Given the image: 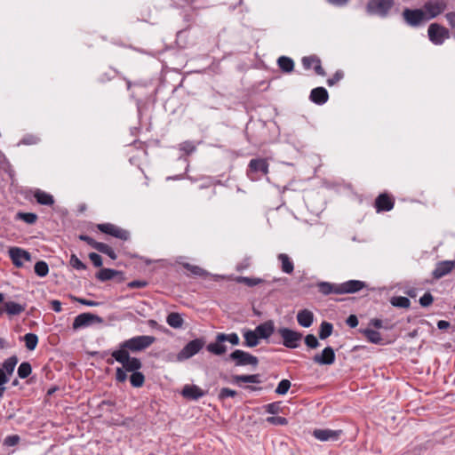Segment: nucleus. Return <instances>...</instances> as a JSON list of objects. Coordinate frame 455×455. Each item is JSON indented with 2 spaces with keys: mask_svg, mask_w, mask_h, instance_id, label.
<instances>
[{
  "mask_svg": "<svg viewBox=\"0 0 455 455\" xmlns=\"http://www.w3.org/2000/svg\"><path fill=\"white\" fill-rule=\"evenodd\" d=\"M342 434V430H332V429H322L316 428L313 431V436L321 441V442H328V441H337Z\"/></svg>",
  "mask_w": 455,
  "mask_h": 455,
  "instance_id": "15",
  "label": "nucleus"
},
{
  "mask_svg": "<svg viewBox=\"0 0 455 455\" xmlns=\"http://www.w3.org/2000/svg\"><path fill=\"white\" fill-rule=\"evenodd\" d=\"M279 68L284 73H291L294 68V62L290 57L281 56L277 60Z\"/></svg>",
  "mask_w": 455,
  "mask_h": 455,
  "instance_id": "34",
  "label": "nucleus"
},
{
  "mask_svg": "<svg viewBox=\"0 0 455 455\" xmlns=\"http://www.w3.org/2000/svg\"><path fill=\"white\" fill-rule=\"evenodd\" d=\"M32 372V367L31 364L28 362H23L20 364L18 367V376L20 379H26L28 378Z\"/></svg>",
  "mask_w": 455,
  "mask_h": 455,
  "instance_id": "39",
  "label": "nucleus"
},
{
  "mask_svg": "<svg viewBox=\"0 0 455 455\" xmlns=\"http://www.w3.org/2000/svg\"><path fill=\"white\" fill-rule=\"evenodd\" d=\"M283 339V345L287 348H297L302 339V333L291 329L282 327L277 330Z\"/></svg>",
  "mask_w": 455,
  "mask_h": 455,
  "instance_id": "5",
  "label": "nucleus"
},
{
  "mask_svg": "<svg viewBox=\"0 0 455 455\" xmlns=\"http://www.w3.org/2000/svg\"><path fill=\"white\" fill-rule=\"evenodd\" d=\"M394 198L386 193L379 195L374 203L377 212H389L394 208Z\"/></svg>",
  "mask_w": 455,
  "mask_h": 455,
  "instance_id": "16",
  "label": "nucleus"
},
{
  "mask_svg": "<svg viewBox=\"0 0 455 455\" xmlns=\"http://www.w3.org/2000/svg\"><path fill=\"white\" fill-rule=\"evenodd\" d=\"M297 321L300 326L308 328L314 322V314L308 309L299 310L297 314Z\"/></svg>",
  "mask_w": 455,
  "mask_h": 455,
  "instance_id": "25",
  "label": "nucleus"
},
{
  "mask_svg": "<svg viewBox=\"0 0 455 455\" xmlns=\"http://www.w3.org/2000/svg\"><path fill=\"white\" fill-rule=\"evenodd\" d=\"M51 306H52V309L57 313H60L62 310L61 302L60 300H57V299L52 300Z\"/></svg>",
  "mask_w": 455,
  "mask_h": 455,
  "instance_id": "62",
  "label": "nucleus"
},
{
  "mask_svg": "<svg viewBox=\"0 0 455 455\" xmlns=\"http://www.w3.org/2000/svg\"><path fill=\"white\" fill-rule=\"evenodd\" d=\"M253 331L259 339H267L275 332V323L273 320H267L259 324Z\"/></svg>",
  "mask_w": 455,
  "mask_h": 455,
  "instance_id": "21",
  "label": "nucleus"
},
{
  "mask_svg": "<svg viewBox=\"0 0 455 455\" xmlns=\"http://www.w3.org/2000/svg\"><path fill=\"white\" fill-rule=\"evenodd\" d=\"M318 291L324 295L330 294H340L339 292V283H331L329 282H319L317 284Z\"/></svg>",
  "mask_w": 455,
  "mask_h": 455,
  "instance_id": "24",
  "label": "nucleus"
},
{
  "mask_svg": "<svg viewBox=\"0 0 455 455\" xmlns=\"http://www.w3.org/2000/svg\"><path fill=\"white\" fill-rule=\"evenodd\" d=\"M451 326V323L444 320H440L437 322V327L439 330H446Z\"/></svg>",
  "mask_w": 455,
  "mask_h": 455,
  "instance_id": "64",
  "label": "nucleus"
},
{
  "mask_svg": "<svg viewBox=\"0 0 455 455\" xmlns=\"http://www.w3.org/2000/svg\"><path fill=\"white\" fill-rule=\"evenodd\" d=\"M224 342H229L233 346L239 345L240 339L235 332L223 333L220 332L216 335L215 342H212L207 345L206 349L208 352L215 355H222L227 352V346Z\"/></svg>",
  "mask_w": 455,
  "mask_h": 455,
  "instance_id": "2",
  "label": "nucleus"
},
{
  "mask_svg": "<svg viewBox=\"0 0 455 455\" xmlns=\"http://www.w3.org/2000/svg\"><path fill=\"white\" fill-rule=\"evenodd\" d=\"M123 272L112 268H101L97 274L96 277L100 282H106L113 279L117 275L123 276Z\"/></svg>",
  "mask_w": 455,
  "mask_h": 455,
  "instance_id": "29",
  "label": "nucleus"
},
{
  "mask_svg": "<svg viewBox=\"0 0 455 455\" xmlns=\"http://www.w3.org/2000/svg\"><path fill=\"white\" fill-rule=\"evenodd\" d=\"M156 341V338L148 335L135 336L125 339L118 345V348L111 353L112 358L107 359L108 364H113L114 361L135 370L140 365V359L132 357L130 353H139L149 347Z\"/></svg>",
  "mask_w": 455,
  "mask_h": 455,
  "instance_id": "1",
  "label": "nucleus"
},
{
  "mask_svg": "<svg viewBox=\"0 0 455 455\" xmlns=\"http://www.w3.org/2000/svg\"><path fill=\"white\" fill-rule=\"evenodd\" d=\"M2 307L4 312H6L10 315H18L25 310L24 306L14 301H7Z\"/></svg>",
  "mask_w": 455,
  "mask_h": 455,
  "instance_id": "31",
  "label": "nucleus"
},
{
  "mask_svg": "<svg viewBox=\"0 0 455 455\" xmlns=\"http://www.w3.org/2000/svg\"><path fill=\"white\" fill-rule=\"evenodd\" d=\"M265 410L267 413L270 414H277L281 411V406L279 402H274L265 405Z\"/></svg>",
  "mask_w": 455,
  "mask_h": 455,
  "instance_id": "51",
  "label": "nucleus"
},
{
  "mask_svg": "<svg viewBox=\"0 0 455 455\" xmlns=\"http://www.w3.org/2000/svg\"><path fill=\"white\" fill-rule=\"evenodd\" d=\"M419 304L426 307L430 306L434 301V297L430 292H426L422 297L419 298Z\"/></svg>",
  "mask_w": 455,
  "mask_h": 455,
  "instance_id": "53",
  "label": "nucleus"
},
{
  "mask_svg": "<svg viewBox=\"0 0 455 455\" xmlns=\"http://www.w3.org/2000/svg\"><path fill=\"white\" fill-rule=\"evenodd\" d=\"M228 359L233 361L235 366L251 365L257 367L259 364L258 357L241 349L233 351L229 355Z\"/></svg>",
  "mask_w": 455,
  "mask_h": 455,
  "instance_id": "7",
  "label": "nucleus"
},
{
  "mask_svg": "<svg viewBox=\"0 0 455 455\" xmlns=\"http://www.w3.org/2000/svg\"><path fill=\"white\" fill-rule=\"evenodd\" d=\"M369 325L370 326H372L376 329H381V328H384L386 330L389 329L388 326L387 325H384V322L381 320V319H379V318H372L370 320V323H369Z\"/></svg>",
  "mask_w": 455,
  "mask_h": 455,
  "instance_id": "58",
  "label": "nucleus"
},
{
  "mask_svg": "<svg viewBox=\"0 0 455 455\" xmlns=\"http://www.w3.org/2000/svg\"><path fill=\"white\" fill-rule=\"evenodd\" d=\"M34 197L42 205L51 206L54 204V198L51 194L38 188L34 191Z\"/></svg>",
  "mask_w": 455,
  "mask_h": 455,
  "instance_id": "26",
  "label": "nucleus"
},
{
  "mask_svg": "<svg viewBox=\"0 0 455 455\" xmlns=\"http://www.w3.org/2000/svg\"><path fill=\"white\" fill-rule=\"evenodd\" d=\"M343 72L340 70H338L335 72V74L327 80V84L329 86H332L335 84H337L339 81H340L343 78Z\"/></svg>",
  "mask_w": 455,
  "mask_h": 455,
  "instance_id": "54",
  "label": "nucleus"
},
{
  "mask_svg": "<svg viewBox=\"0 0 455 455\" xmlns=\"http://www.w3.org/2000/svg\"><path fill=\"white\" fill-rule=\"evenodd\" d=\"M20 339L25 341L26 347L30 351L34 350L37 346L38 337L35 333H27Z\"/></svg>",
  "mask_w": 455,
  "mask_h": 455,
  "instance_id": "36",
  "label": "nucleus"
},
{
  "mask_svg": "<svg viewBox=\"0 0 455 455\" xmlns=\"http://www.w3.org/2000/svg\"><path fill=\"white\" fill-rule=\"evenodd\" d=\"M267 422L275 426H285L288 424V419L284 417L271 416L267 418Z\"/></svg>",
  "mask_w": 455,
  "mask_h": 455,
  "instance_id": "45",
  "label": "nucleus"
},
{
  "mask_svg": "<svg viewBox=\"0 0 455 455\" xmlns=\"http://www.w3.org/2000/svg\"><path fill=\"white\" fill-rule=\"evenodd\" d=\"M79 240L87 243L92 248L98 251L102 243L95 241L93 238L87 235H79Z\"/></svg>",
  "mask_w": 455,
  "mask_h": 455,
  "instance_id": "47",
  "label": "nucleus"
},
{
  "mask_svg": "<svg viewBox=\"0 0 455 455\" xmlns=\"http://www.w3.org/2000/svg\"><path fill=\"white\" fill-rule=\"evenodd\" d=\"M98 251L108 255L112 259H116L117 258V255L115 252V251L109 245L104 243H101V245L98 249Z\"/></svg>",
  "mask_w": 455,
  "mask_h": 455,
  "instance_id": "46",
  "label": "nucleus"
},
{
  "mask_svg": "<svg viewBox=\"0 0 455 455\" xmlns=\"http://www.w3.org/2000/svg\"><path fill=\"white\" fill-rule=\"evenodd\" d=\"M184 268H186L188 271L190 272V274L194 276H205L208 275L206 270L203 269L202 267L192 265L190 263H184L183 264Z\"/></svg>",
  "mask_w": 455,
  "mask_h": 455,
  "instance_id": "38",
  "label": "nucleus"
},
{
  "mask_svg": "<svg viewBox=\"0 0 455 455\" xmlns=\"http://www.w3.org/2000/svg\"><path fill=\"white\" fill-rule=\"evenodd\" d=\"M309 99L317 105H323L328 101L329 94L325 88L316 87L311 91Z\"/></svg>",
  "mask_w": 455,
  "mask_h": 455,
  "instance_id": "23",
  "label": "nucleus"
},
{
  "mask_svg": "<svg viewBox=\"0 0 455 455\" xmlns=\"http://www.w3.org/2000/svg\"><path fill=\"white\" fill-rule=\"evenodd\" d=\"M69 262L70 265L77 270H84L86 268V265L84 264L76 254L71 255Z\"/></svg>",
  "mask_w": 455,
  "mask_h": 455,
  "instance_id": "49",
  "label": "nucleus"
},
{
  "mask_svg": "<svg viewBox=\"0 0 455 455\" xmlns=\"http://www.w3.org/2000/svg\"><path fill=\"white\" fill-rule=\"evenodd\" d=\"M302 65L305 69H310L314 68L315 74L321 76H324L326 75L324 69L322 67L321 60L315 56H306L302 58Z\"/></svg>",
  "mask_w": 455,
  "mask_h": 455,
  "instance_id": "18",
  "label": "nucleus"
},
{
  "mask_svg": "<svg viewBox=\"0 0 455 455\" xmlns=\"http://www.w3.org/2000/svg\"><path fill=\"white\" fill-rule=\"evenodd\" d=\"M35 273L40 276V277H44L48 275L49 273V267H48V264L44 261V260H40V261H37L36 264H35Z\"/></svg>",
  "mask_w": 455,
  "mask_h": 455,
  "instance_id": "41",
  "label": "nucleus"
},
{
  "mask_svg": "<svg viewBox=\"0 0 455 455\" xmlns=\"http://www.w3.org/2000/svg\"><path fill=\"white\" fill-rule=\"evenodd\" d=\"M281 262V269L285 274H291L294 270V265L291 258L285 253H280L277 256Z\"/></svg>",
  "mask_w": 455,
  "mask_h": 455,
  "instance_id": "32",
  "label": "nucleus"
},
{
  "mask_svg": "<svg viewBox=\"0 0 455 455\" xmlns=\"http://www.w3.org/2000/svg\"><path fill=\"white\" fill-rule=\"evenodd\" d=\"M18 361L19 359L17 355H12L3 362L2 367L0 369L4 370L7 376L10 377L12 375Z\"/></svg>",
  "mask_w": 455,
  "mask_h": 455,
  "instance_id": "33",
  "label": "nucleus"
},
{
  "mask_svg": "<svg viewBox=\"0 0 455 455\" xmlns=\"http://www.w3.org/2000/svg\"><path fill=\"white\" fill-rule=\"evenodd\" d=\"M142 368L140 362V367L135 370H131L127 366L117 367L116 370L115 379L117 383H124L127 379V372H131L130 383L133 387H141L145 383V376L140 370Z\"/></svg>",
  "mask_w": 455,
  "mask_h": 455,
  "instance_id": "3",
  "label": "nucleus"
},
{
  "mask_svg": "<svg viewBox=\"0 0 455 455\" xmlns=\"http://www.w3.org/2000/svg\"><path fill=\"white\" fill-rule=\"evenodd\" d=\"M305 344L309 347V348H316L318 347L319 346V341L318 339H316V337L313 334H307L306 337H305Z\"/></svg>",
  "mask_w": 455,
  "mask_h": 455,
  "instance_id": "50",
  "label": "nucleus"
},
{
  "mask_svg": "<svg viewBox=\"0 0 455 455\" xmlns=\"http://www.w3.org/2000/svg\"><path fill=\"white\" fill-rule=\"evenodd\" d=\"M180 150L184 151L187 155L193 153L196 150L195 145L190 141H185L180 144Z\"/></svg>",
  "mask_w": 455,
  "mask_h": 455,
  "instance_id": "55",
  "label": "nucleus"
},
{
  "mask_svg": "<svg viewBox=\"0 0 455 455\" xmlns=\"http://www.w3.org/2000/svg\"><path fill=\"white\" fill-rule=\"evenodd\" d=\"M455 267V260H443L436 263L435 268L432 272L433 278L441 279L450 274Z\"/></svg>",
  "mask_w": 455,
  "mask_h": 455,
  "instance_id": "17",
  "label": "nucleus"
},
{
  "mask_svg": "<svg viewBox=\"0 0 455 455\" xmlns=\"http://www.w3.org/2000/svg\"><path fill=\"white\" fill-rule=\"evenodd\" d=\"M447 9V3L444 0H429L423 5L427 20L435 19Z\"/></svg>",
  "mask_w": 455,
  "mask_h": 455,
  "instance_id": "10",
  "label": "nucleus"
},
{
  "mask_svg": "<svg viewBox=\"0 0 455 455\" xmlns=\"http://www.w3.org/2000/svg\"><path fill=\"white\" fill-rule=\"evenodd\" d=\"M291 387V381L289 379H282L277 387L275 388V393L277 395H285L288 390L290 389Z\"/></svg>",
  "mask_w": 455,
  "mask_h": 455,
  "instance_id": "44",
  "label": "nucleus"
},
{
  "mask_svg": "<svg viewBox=\"0 0 455 455\" xmlns=\"http://www.w3.org/2000/svg\"><path fill=\"white\" fill-rule=\"evenodd\" d=\"M346 323L350 327V328H355L357 325H358V318L355 315H350L347 320H346Z\"/></svg>",
  "mask_w": 455,
  "mask_h": 455,
  "instance_id": "61",
  "label": "nucleus"
},
{
  "mask_svg": "<svg viewBox=\"0 0 455 455\" xmlns=\"http://www.w3.org/2000/svg\"><path fill=\"white\" fill-rule=\"evenodd\" d=\"M445 18L451 28L455 32V12H447Z\"/></svg>",
  "mask_w": 455,
  "mask_h": 455,
  "instance_id": "59",
  "label": "nucleus"
},
{
  "mask_svg": "<svg viewBox=\"0 0 455 455\" xmlns=\"http://www.w3.org/2000/svg\"><path fill=\"white\" fill-rule=\"evenodd\" d=\"M429 40L435 45L443 44V42L450 37V31L445 27L432 23L427 29Z\"/></svg>",
  "mask_w": 455,
  "mask_h": 455,
  "instance_id": "8",
  "label": "nucleus"
},
{
  "mask_svg": "<svg viewBox=\"0 0 455 455\" xmlns=\"http://www.w3.org/2000/svg\"><path fill=\"white\" fill-rule=\"evenodd\" d=\"M166 323L174 329H180L184 323V320L179 313H170L166 317Z\"/></svg>",
  "mask_w": 455,
  "mask_h": 455,
  "instance_id": "35",
  "label": "nucleus"
},
{
  "mask_svg": "<svg viewBox=\"0 0 455 455\" xmlns=\"http://www.w3.org/2000/svg\"><path fill=\"white\" fill-rule=\"evenodd\" d=\"M20 438L18 435H8L4 440V445L12 447L19 443Z\"/></svg>",
  "mask_w": 455,
  "mask_h": 455,
  "instance_id": "52",
  "label": "nucleus"
},
{
  "mask_svg": "<svg viewBox=\"0 0 455 455\" xmlns=\"http://www.w3.org/2000/svg\"><path fill=\"white\" fill-rule=\"evenodd\" d=\"M75 300L78 303L88 306V307H96L100 305V302L94 301V300H88L83 298H75Z\"/></svg>",
  "mask_w": 455,
  "mask_h": 455,
  "instance_id": "60",
  "label": "nucleus"
},
{
  "mask_svg": "<svg viewBox=\"0 0 455 455\" xmlns=\"http://www.w3.org/2000/svg\"><path fill=\"white\" fill-rule=\"evenodd\" d=\"M10 380V377L4 372V370L0 369V386L5 385Z\"/></svg>",
  "mask_w": 455,
  "mask_h": 455,
  "instance_id": "63",
  "label": "nucleus"
},
{
  "mask_svg": "<svg viewBox=\"0 0 455 455\" xmlns=\"http://www.w3.org/2000/svg\"><path fill=\"white\" fill-rule=\"evenodd\" d=\"M395 4V0H369L366 12L371 15L385 18Z\"/></svg>",
  "mask_w": 455,
  "mask_h": 455,
  "instance_id": "4",
  "label": "nucleus"
},
{
  "mask_svg": "<svg viewBox=\"0 0 455 455\" xmlns=\"http://www.w3.org/2000/svg\"><path fill=\"white\" fill-rule=\"evenodd\" d=\"M205 345L203 338L189 341L177 355V361L183 362L196 355Z\"/></svg>",
  "mask_w": 455,
  "mask_h": 455,
  "instance_id": "6",
  "label": "nucleus"
},
{
  "mask_svg": "<svg viewBox=\"0 0 455 455\" xmlns=\"http://www.w3.org/2000/svg\"><path fill=\"white\" fill-rule=\"evenodd\" d=\"M10 259L12 264L17 267H21L25 261L30 262L32 260L31 254L20 247H11L8 251Z\"/></svg>",
  "mask_w": 455,
  "mask_h": 455,
  "instance_id": "13",
  "label": "nucleus"
},
{
  "mask_svg": "<svg viewBox=\"0 0 455 455\" xmlns=\"http://www.w3.org/2000/svg\"><path fill=\"white\" fill-rule=\"evenodd\" d=\"M366 286L365 283L359 280H349L343 283H339L340 294L355 293L361 291Z\"/></svg>",
  "mask_w": 455,
  "mask_h": 455,
  "instance_id": "20",
  "label": "nucleus"
},
{
  "mask_svg": "<svg viewBox=\"0 0 455 455\" xmlns=\"http://www.w3.org/2000/svg\"><path fill=\"white\" fill-rule=\"evenodd\" d=\"M332 331H333V325L332 323H329V322H322V323L320 324V329H319V338L321 339H327L328 337H330L332 333Z\"/></svg>",
  "mask_w": 455,
  "mask_h": 455,
  "instance_id": "37",
  "label": "nucleus"
},
{
  "mask_svg": "<svg viewBox=\"0 0 455 455\" xmlns=\"http://www.w3.org/2000/svg\"><path fill=\"white\" fill-rule=\"evenodd\" d=\"M243 336L244 338V347H254L259 343V338L254 331L244 330L243 331Z\"/></svg>",
  "mask_w": 455,
  "mask_h": 455,
  "instance_id": "30",
  "label": "nucleus"
},
{
  "mask_svg": "<svg viewBox=\"0 0 455 455\" xmlns=\"http://www.w3.org/2000/svg\"><path fill=\"white\" fill-rule=\"evenodd\" d=\"M268 167L269 165L267 159H251L248 164L247 175L251 180H256L257 178L253 177V174L260 172L262 175H267L268 173Z\"/></svg>",
  "mask_w": 455,
  "mask_h": 455,
  "instance_id": "14",
  "label": "nucleus"
},
{
  "mask_svg": "<svg viewBox=\"0 0 455 455\" xmlns=\"http://www.w3.org/2000/svg\"><path fill=\"white\" fill-rule=\"evenodd\" d=\"M406 24L416 28L427 22L426 13L422 9L405 8L402 13Z\"/></svg>",
  "mask_w": 455,
  "mask_h": 455,
  "instance_id": "9",
  "label": "nucleus"
},
{
  "mask_svg": "<svg viewBox=\"0 0 455 455\" xmlns=\"http://www.w3.org/2000/svg\"><path fill=\"white\" fill-rule=\"evenodd\" d=\"M237 395L235 390L230 389L228 387H223L220 390L218 397L220 400H224L228 397H234Z\"/></svg>",
  "mask_w": 455,
  "mask_h": 455,
  "instance_id": "48",
  "label": "nucleus"
},
{
  "mask_svg": "<svg viewBox=\"0 0 455 455\" xmlns=\"http://www.w3.org/2000/svg\"><path fill=\"white\" fill-rule=\"evenodd\" d=\"M97 228L104 234L109 235L123 241H127L130 238L129 231L112 223L98 224Z\"/></svg>",
  "mask_w": 455,
  "mask_h": 455,
  "instance_id": "12",
  "label": "nucleus"
},
{
  "mask_svg": "<svg viewBox=\"0 0 455 455\" xmlns=\"http://www.w3.org/2000/svg\"><path fill=\"white\" fill-rule=\"evenodd\" d=\"M102 323L103 319L100 316L92 313H83L75 317L74 322L72 323V328L74 330H78L82 328H86L94 323Z\"/></svg>",
  "mask_w": 455,
  "mask_h": 455,
  "instance_id": "11",
  "label": "nucleus"
},
{
  "mask_svg": "<svg viewBox=\"0 0 455 455\" xmlns=\"http://www.w3.org/2000/svg\"><path fill=\"white\" fill-rule=\"evenodd\" d=\"M391 304L396 307L408 308L411 306V301L406 297L396 296L391 299Z\"/></svg>",
  "mask_w": 455,
  "mask_h": 455,
  "instance_id": "40",
  "label": "nucleus"
},
{
  "mask_svg": "<svg viewBox=\"0 0 455 455\" xmlns=\"http://www.w3.org/2000/svg\"><path fill=\"white\" fill-rule=\"evenodd\" d=\"M232 381L235 384L239 385L240 383H253V384H260L261 379L259 374H251V375H234L232 376Z\"/></svg>",
  "mask_w": 455,
  "mask_h": 455,
  "instance_id": "27",
  "label": "nucleus"
},
{
  "mask_svg": "<svg viewBox=\"0 0 455 455\" xmlns=\"http://www.w3.org/2000/svg\"><path fill=\"white\" fill-rule=\"evenodd\" d=\"M237 282L240 283H243L249 287H253L261 283L263 280L256 277L239 276L237 278Z\"/></svg>",
  "mask_w": 455,
  "mask_h": 455,
  "instance_id": "42",
  "label": "nucleus"
},
{
  "mask_svg": "<svg viewBox=\"0 0 455 455\" xmlns=\"http://www.w3.org/2000/svg\"><path fill=\"white\" fill-rule=\"evenodd\" d=\"M359 331L364 335L369 342L376 345L382 344L383 339L379 331L371 328L360 329Z\"/></svg>",
  "mask_w": 455,
  "mask_h": 455,
  "instance_id": "28",
  "label": "nucleus"
},
{
  "mask_svg": "<svg viewBox=\"0 0 455 455\" xmlns=\"http://www.w3.org/2000/svg\"><path fill=\"white\" fill-rule=\"evenodd\" d=\"M148 285V282L144 280H133L128 283L127 286L131 289L144 288Z\"/></svg>",
  "mask_w": 455,
  "mask_h": 455,
  "instance_id": "57",
  "label": "nucleus"
},
{
  "mask_svg": "<svg viewBox=\"0 0 455 455\" xmlns=\"http://www.w3.org/2000/svg\"><path fill=\"white\" fill-rule=\"evenodd\" d=\"M17 218L28 224H34L37 220V215L33 212H18Z\"/></svg>",
  "mask_w": 455,
  "mask_h": 455,
  "instance_id": "43",
  "label": "nucleus"
},
{
  "mask_svg": "<svg viewBox=\"0 0 455 455\" xmlns=\"http://www.w3.org/2000/svg\"><path fill=\"white\" fill-rule=\"evenodd\" d=\"M89 259L96 267H100L103 264L102 258L96 252L89 253Z\"/></svg>",
  "mask_w": 455,
  "mask_h": 455,
  "instance_id": "56",
  "label": "nucleus"
},
{
  "mask_svg": "<svg viewBox=\"0 0 455 455\" xmlns=\"http://www.w3.org/2000/svg\"><path fill=\"white\" fill-rule=\"evenodd\" d=\"M181 395L187 399L196 401L204 396L205 392L196 385H186L181 391Z\"/></svg>",
  "mask_w": 455,
  "mask_h": 455,
  "instance_id": "22",
  "label": "nucleus"
},
{
  "mask_svg": "<svg viewBox=\"0 0 455 455\" xmlns=\"http://www.w3.org/2000/svg\"><path fill=\"white\" fill-rule=\"evenodd\" d=\"M335 352L332 347H326L321 354H316L313 357L315 363L321 365H331L335 362Z\"/></svg>",
  "mask_w": 455,
  "mask_h": 455,
  "instance_id": "19",
  "label": "nucleus"
}]
</instances>
